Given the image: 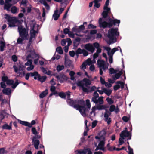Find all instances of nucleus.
<instances>
[{
	"label": "nucleus",
	"instance_id": "f257e3e1",
	"mask_svg": "<svg viewBox=\"0 0 154 154\" xmlns=\"http://www.w3.org/2000/svg\"><path fill=\"white\" fill-rule=\"evenodd\" d=\"M108 21V22L105 21H103L102 18H100L99 20V26L103 28H110L113 26H115L117 24H118V26H119L120 22L119 20L116 19H113L110 18H109Z\"/></svg>",
	"mask_w": 154,
	"mask_h": 154
},
{
	"label": "nucleus",
	"instance_id": "f03ea898",
	"mask_svg": "<svg viewBox=\"0 0 154 154\" xmlns=\"http://www.w3.org/2000/svg\"><path fill=\"white\" fill-rule=\"evenodd\" d=\"M86 108L85 106H81L80 103H77L74 106V108L77 110H79L81 114L83 116H86V113L89 112L90 110L91 104L90 100L88 99L86 100Z\"/></svg>",
	"mask_w": 154,
	"mask_h": 154
},
{
	"label": "nucleus",
	"instance_id": "7ed1b4c3",
	"mask_svg": "<svg viewBox=\"0 0 154 154\" xmlns=\"http://www.w3.org/2000/svg\"><path fill=\"white\" fill-rule=\"evenodd\" d=\"M118 28H111L108 32L107 36L109 40L108 43L112 44L116 42L117 41V37L119 35V32H118Z\"/></svg>",
	"mask_w": 154,
	"mask_h": 154
},
{
	"label": "nucleus",
	"instance_id": "20e7f679",
	"mask_svg": "<svg viewBox=\"0 0 154 154\" xmlns=\"http://www.w3.org/2000/svg\"><path fill=\"white\" fill-rule=\"evenodd\" d=\"M91 84V82L88 79L84 78L83 80L80 81L76 83L78 86L81 87L83 92L88 93L89 91L88 89L90 88L88 85Z\"/></svg>",
	"mask_w": 154,
	"mask_h": 154
},
{
	"label": "nucleus",
	"instance_id": "39448f33",
	"mask_svg": "<svg viewBox=\"0 0 154 154\" xmlns=\"http://www.w3.org/2000/svg\"><path fill=\"white\" fill-rule=\"evenodd\" d=\"M70 92L69 91L65 93L66 95L67 96V101L69 105L74 108V106L76 104L80 103L82 105H85V102L83 99L73 100L72 99L70 98Z\"/></svg>",
	"mask_w": 154,
	"mask_h": 154
},
{
	"label": "nucleus",
	"instance_id": "423d86ee",
	"mask_svg": "<svg viewBox=\"0 0 154 154\" xmlns=\"http://www.w3.org/2000/svg\"><path fill=\"white\" fill-rule=\"evenodd\" d=\"M26 28H23L22 26H18V32L19 33L20 37L21 38H23L26 39V40L28 39L29 34L28 30L29 29L26 25Z\"/></svg>",
	"mask_w": 154,
	"mask_h": 154
},
{
	"label": "nucleus",
	"instance_id": "0eeeda50",
	"mask_svg": "<svg viewBox=\"0 0 154 154\" xmlns=\"http://www.w3.org/2000/svg\"><path fill=\"white\" fill-rule=\"evenodd\" d=\"M5 19L7 20L8 24L9 27H11L15 26L17 20L15 17H11L8 14L5 15Z\"/></svg>",
	"mask_w": 154,
	"mask_h": 154
},
{
	"label": "nucleus",
	"instance_id": "6e6552de",
	"mask_svg": "<svg viewBox=\"0 0 154 154\" xmlns=\"http://www.w3.org/2000/svg\"><path fill=\"white\" fill-rule=\"evenodd\" d=\"M125 130H123L120 134L121 138L119 139V143L120 145H122L124 143L123 140L125 137H128L130 135V132L127 131V128H125Z\"/></svg>",
	"mask_w": 154,
	"mask_h": 154
},
{
	"label": "nucleus",
	"instance_id": "1a4fd4ad",
	"mask_svg": "<svg viewBox=\"0 0 154 154\" xmlns=\"http://www.w3.org/2000/svg\"><path fill=\"white\" fill-rule=\"evenodd\" d=\"M84 48L92 53L94 52L95 50V48L93 46L92 44L90 43L85 45H84Z\"/></svg>",
	"mask_w": 154,
	"mask_h": 154
},
{
	"label": "nucleus",
	"instance_id": "9d476101",
	"mask_svg": "<svg viewBox=\"0 0 154 154\" xmlns=\"http://www.w3.org/2000/svg\"><path fill=\"white\" fill-rule=\"evenodd\" d=\"M53 75L55 76L57 79L60 81V83H63V81L62 79L64 80H66L67 79V77L64 74H60V75H57L55 74H54Z\"/></svg>",
	"mask_w": 154,
	"mask_h": 154
},
{
	"label": "nucleus",
	"instance_id": "9b49d317",
	"mask_svg": "<svg viewBox=\"0 0 154 154\" xmlns=\"http://www.w3.org/2000/svg\"><path fill=\"white\" fill-rule=\"evenodd\" d=\"M117 85L114 86L113 89L115 91H116L120 88V86L119 84H120L122 88H123L124 87V83L120 81L117 82Z\"/></svg>",
	"mask_w": 154,
	"mask_h": 154
},
{
	"label": "nucleus",
	"instance_id": "f8f14e48",
	"mask_svg": "<svg viewBox=\"0 0 154 154\" xmlns=\"http://www.w3.org/2000/svg\"><path fill=\"white\" fill-rule=\"evenodd\" d=\"M36 136L33 137L32 139V142H34V146L36 149L38 148V146L40 143V141L38 140H37Z\"/></svg>",
	"mask_w": 154,
	"mask_h": 154
},
{
	"label": "nucleus",
	"instance_id": "ddd939ff",
	"mask_svg": "<svg viewBox=\"0 0 154 154\" xmlns=\"http://www.w3.org/2000/svg\"><path fill=\"white\" fill-rule=\"evenodd\" d=\"M97 92V91H96L94 93L93 96L91 100V101L93 102L96 104H97V99L99 97V94Z\"/></svg>",
	"mask_w": 154,
	"mask_h": 154
},
{
	"label": "nucleus",
	"instance_id": "4468645a",
	"mask_svg": "<svg viewBox=\"0 0 154 154\" xmlns=\"http://www.w3.org/2000/svg\"><path fill=\"white\" fill-rule=\"evenodd\" d=\"M105 140H101L99 143L98 146L95 149V150H97L98 149L101 150H103V146L104 145V141Z\"/></svg>",
	"mask_w": 154,
	"mask_h": 154
},
{
	"label": "nucleus",
	"instance_id": "2eb2a0df",
	"mask_svg": "<svg viewBox=\"0 0 154 154\" xmlns=\"http://www.w3.org/2000/svg\"><path fill=\"white\" fill-rule=\"evenodd\" d=\"M109 106L108 105H98V106L97 107L98 110H105L106 111V110H107V109L109 108Z\"/></svg>",
	"mask_w": 154,
	"mask_h": 154
},
{
	"label": "nucleus",
	"instance_id": "dca6fc26",
	"mask_svg": "<svg viewBox=\"0 0 154 154\" xmlns=\"http://www.w3.org/2000/svg\"><path fill=\"white\" fill-rule=\"evenodd\" d=\"M38 80L40 81L41 83H43L45 81L47 77L46 76H41L39 74H38Z\"/></svg>",
	"mask_w": 154,
	"mask_h": 154
},
{
	"label": "nucleus",
	"instance_id": "f3484780",
	"mask_svg": "<svg viewBox=\"0 0 154 154\" xmlns=\"http://www.w3.org/2000/svg\"><path fill=\"white\" fill-rule=\"evenodd\" d=\"M11 90L10 88H6L3 89L2 92L3 93L7 95H9L11 93Z\"/></svg>",
	"mask_w": 154,
	"mask_h": 154
},
{
	"label": "nucleus",
	"instance_id": "a211bd4d",
	"mask_svg": "<svg viewBox=\"0 0 154 154\" xmlns=\"http://www.w3.org/2000/svg\"><path fill=\"white\" fill-rule=\"evenodd\" d=\"M35 26L34 25L32 27L30 31V36L33 37L34 39L35 38L36 34L35 33V30H34Z\"/></svg>",
	"mask_w": 154,
	"mask_h": 154
},
{
	"label": "nucleus",
	"instance_id": "6ab92c4d",
	"mask_svg": "<svg viewBox=\"0 0 154 154\" xmlns=\"http://www.w3.org/2000/svg\"><path fill=\"white\" fill-rule=\"evenodd\" d=\"M103 96H101L98 97V99H97V103L96 104L102 105L104 103V101L103 100Z\"/></svg>",
	"mask_w": 154,
	"mask_h": 154
},
{
	"label": "nucleus",
	"instance_id": "aec40b11",
	"mask_svg": "<svg viewBox=\"0 0 154 154\" xmlns=\"http://www.w3.org/2000/svg\"><path fill=\"white\" fill-rule=\"evenodd\" d=\"M11 122L10 123V125H9L7 124H5L2 127V128L4 129H7L8 130H12V128L11 124Z\"/></svg>",
	"mask_w": 154,
	"mask_h": 154
},
{
	"label": "nucleus",
	"instance_id": "412c9836",
	"mask_svg": "<svg viewBox=\"0 0 154 154\" xmlns=\"http://www.w3.org/2000/svg\"><path fill=\"white\" fill-rule=\"evenodd\" d=\"M0 50L2 52L4 51V48L5 47V43L2 41H0Z\"/></svg>",
	"mask_w": 154,
	"mask_h": 154
},
{
	"label": "nucleus",
	"instance_id": "4be33fe9",
	"mask_svg": "<svg viewBox=\"0 0 154 154\" xmlns=\"http://www.w3.org/2000/svg\"><path fill=\"white\" fill-rule=\"evenodd\" d=\"M58 10H56L55 11L54 14L53 15V17L55 20H57L60 17V14H58Z\"/></svg>",
	"mask_w": 154,
	"mask_h": 154
},
{
	"label": "nucleus",
	"instance_id": "5701e85b",
	"mask_svg": "<svg viewBox=\"0 0 154 154\" xmlns=\"http://www.w3.org/2000/svg\"><path fill=\"white\" fill-rule=\"evenodd\" d=\"M111 113L108 110H106L104 114V117L105 118V120H107L108 118H109V117L110 116Z\"/></svg>",
	"mask_w": 154,
	"mask_h": 154
},
{
	"label": "nucleus",
	"instance_id": "b1692460",
	"mask_svg": "<svg viewBox=\"0 0 154 154\" xmlns=\"http://www.w3.org/2000/svg\"><path fill=\"white\" fill-rule=\"evenodd\" d=\"M18 122L21 124L26 126H28L29 127V123L27 121H22L20 119L18 120Z\"/></svg>",
	"mask_w": 154,
	"mask_h": 154
},
{
	"label": "nucleus",
	"instance_id": "393cba45",
	"mask_svg": "<svg viewBox=\"0 0 154 154\" xmlns=\"http://www.w3.org/2000/svg\"><path fill=\"white\" fill-rule=\"evenodd\" d=\"M48 94V90L46 89L45 91L42 92L39 95V97L42 98L45 97Z\"/></svg>",
	"mask_w": 154,
	"mask_h": 154
},
{
	"label": "nucleus",
	"instance_id": "a878e982",
	"mask_svg": "<svg viewBox=\"0 0 154 154\" xmlns=\"http://www.w3.org/2000/svg\"><path fill=\"white\" fill-rule=\"evenodd\" d=\"M12 5L11 4H7L5 3L4 9L5 10H6L8 11H9L10 10V9Z\"/></svg>",
	"mask_w": 154,
	"mask_h": 154
},
{
	"label": "nucleus",
	"instance_id": "bb28decb",
	"mask_svg": "<svg viewBox=\"0 0 154 154\" xmlns=\"http://www.w3.org/2000/svg\"><path fill=\"white\" fill-rule=\"evenodd\" d=\"M89 150V148L84 149L81 151H78V153L79 154H86L88 152Z\"/></svg>",
	"mask_w": 154,
	"mask_h": 154
},
{
	"label": "nucleus",
	"instance_id": "cd10ccee",
	"mask_svg": "<svg viewBox=\"0 0 154 154\" xmlns=\"http://www.w3.org/2000/svg\"><path fill=\"white\" fill-rule=\"evenodd\" d=\"M97 63L99 66V67L100 68L104 65V61L103 60H97Z\"/></svg>",
	"mask_w": 154,
	"mask_h": 154
},
{
	"label": "nucleus",
	"instance_id": "c85d7f7f",
	"mask_svg": "<svg viewBox=\"0 0 154 154\" xmlns=\"http://www.w3.org/2000/svg\"><path fill=\"white\" fill-rule=\"evenodd\" d=\"M64 66L63 65H58L56 67V70L58 72H59L64 69Z\"/></svg>",
	"mask_w": 154,
	"mask_h": 154
},
{
	"label": "nucleus",
	"instance_id": "c756f323",
	"mask_svg": "<svg viewBox=\"0 0 154 154\" xmlns=\"http://www.w3.org/2000/svg\"><path fill=\"white\" fill-rule=\"evenodd\" d=\"M58 95L61 98L65 99L66 98V94L63 92H60L58 93Z\"/></svg>",
	"mask_w": 154,
	"mask_h": 154
},
{
	"label": "nucleus",
	"instance_id": "7c9ffc66",
	"mask_svg": "<svg viewBox=\"0 0 154 154\" xmlns=\"http://www.w3.org/2000/svg\"><path fill=\"white\" fill-rule=\"evenodd\" d=\"M106 134V132L104 130H102L100 133L99 135L101 137H104V140H105V136Z\"/></svg>",
	"mask_w": 154,
	"mask_h": 154
},
{
	"label": "nucleus",
	"instance_id": "2f4dec72",
	"mask_svg": "<svg viewBox=\"0 0 154 154\" xmlns=\"http://www.w3.org/2000/svg\"><path fill=\"white\" fill-rule=\"evenodd\" d=\"M83 50H82L80 48H78L75 51V54L76 56L78 57L79 54H81L82 53Z\"/></svg>",
	"mask_w": 154,
	"mask_h": 154
},
{
	"label": "nucleus",
	"instance_id": "473e14b6",
	"mask_svg": "<svg viewBox=\"0 0 154 154\" xmlns=\"http://www.w3.org/2000/svg\"><path fill=\"white\" fill-rule=\"evenodd\" d=\"M106 100L107 101L108 104L109 105H112V104H113L114 102V101L112 100L111 98H109V97H107L106 98Z\"/></svg>",
	"mask_w": 154,
	"mask_h": 154
},
{
	"label": "nucleus",
	"instance_id": "72a5a7b5",
	"mask_svg": "<svg viewBox=\"0 0 154 154\" xmlns=\"http://www.w3.org/2000/svg\"><path fill=\"white\" fill-rule=\"evenodd\" d=\"M104 93L108 96H109L112 93V91L111 90H107L106 88H104Z\"/></svg>",
	"mask_w": 154,
	"mask_h": 154
},
{
	"label": "nucleus",
	"instance_id": "f704fd0d",
	"mask_svg": "<svg viewBox=\"0 0 154 154\" xmlns=\"http://www.w3.org/2000/svg\"><path fill=\"white\" fill-rule=\"evenodd\" d=\"M116 109V106L114 105H112L109 107V112H110V113L112 112L115 111Z\"/></svg>",
	"mask_w": 154,
	"mask_h": 154
},
{
	"label": "nucleus",
	"instance_id": "c9c22d12",
	"mask_svg": "<svg viewBox=\"0 0 154 154\" xmlns=\"http://www.w3.org/2000/svg\"><path fill=\"white\" fill-rule=\"evenodd\" d=\"M56 51L60 54H62L63 53V51L62 47L60 46L57 47L56 48Z\"/></svg>",
	"mask_w": 154,
	"mask_h": 154
},
{
	"label": "nucleus",
	"instance_id": "e433bc0d",
	"mask_svg": "<svg viewBox=\"0 0 154 154\" xmlns=\"http://www.w3.org/2000/svg\"><path fill=\"white\" fill-rule=\"evenodd\" d=\"M24 40L26 39L23 38H19L17 40V43L18 44H22Z\"/></svg>",
	"mask_w": 154,
	"mask_h": 154
},
{
	"label": "nucleus",
	"instance_id": "4c0bfd02",
	"mask_svg": "<svg viewBox=\"0 0 154 154\" xmlns=\"http://www.w3.org/2000/svg\"><path fill=\"white\" fill-rule=\"evenodd\" d=\"M97 105L93 107L91 109V111L90 112V114H91L92 113H95V111L96 110H98L97 107L98 106V105L97 104Z\"/></svg>",
	"mask_w": 154,
	"mask_h": 154
},
{
	"label": "nucleus",
	"instance_id": "58836bf2",
	"mask_svg": "<svg viewBox=\"0 0 154 154\" xmlns=\"http://www.w3.org/2000/svg\"><path fill=\"white\" fill-rule=\"evenodd\" d=\"M17 9L16 7L14 6L12 7L11 9V12L13 14H15L17 13Z\"/></svg>",
	"mask_w": 154,
	"mask_h": 154
},
{
	"label": "nucleus",
	"instance_id": "ea45409f",
	"mask_svg": "<svg viewBox=\"0 0 154 154\" xmlns=\"http://www.w3.org/2000/svg\"><path fill=\"white\" fill-rule=\"evenodd\" d=\"M29 73V75H30V76L31 77H33L34 76H37L38 75V73L37 71H35L33 72H30Z\"/></svg>",
	"mask_w": 154,
	"mask_h": 154
},
{
	"label": "nucleus",
	"instance_id": "a19ab883",
	"mask_svg": "<svg viewBox=\"0 0 154 154\" xmlns=\"http://www.w3.org/2000/svg\"><path fill=\"white\" fill-rule=\"evenodd\" d=\"M6 83L8 85H11L13 84L14 81L12 79H8Z\"/></svg>",
	"mask_w": 154,
	"mask_h": 154
},
{
	"label": "nucleus",
	"instance_id": "79ce46f5",
	"mask_svg": "<svg viewBox=\"0 0 154 154\" xmlns=\"http://www.w3.org/2000/svg\"><path fill=\"white\" fill-rule=\"evenodd\" d=\"M108 13L106 11H103L102 13V15L103 18H105L108 17Z\"/></svg>",
	"mask_w": 154,
	"mask_h": 154
},
{
	"label": "nucleus",
	"instance_id": "37998d69",
	"mask_svg": "<svg viewBox=\"0 0 154 154\" xmlns=\"http://www.w3.org/2000/svg\"><path fill=\"white\" fill-rule=\"evenodd\" d=\"M120 76L119 75V74L118 73H116V74L113 76L112 78L114 80H116L117 79H119Z\"/></svg>",
	"mask_w": 154,
	"mask_h": 154
},
{
	"label": "nucleus",
	"instance_id": "c03bdc74",
	"mask_svg": "<svg viewBox=\"0 0 154 154\" xmlns=\"http://www.w3.org/2000/svg\"><path fill=\"white\" fill-rule=\"evenodd\" d=\"M115 52V50H113V48L110 51L108 52V55L109 56L113 57V55Z\"/></svg>",
	"mask_w": 154,
	"mask_h": 154
},
{
	"label": "nucleus",
	"instance_id": "a18cd8bd",
	"mask_svg": "<svg viewBox=\"0 0 154 154\" xmlns=\"http://www.w3.org/2000/svg\"><path fill=\"white\" fill-rule=\"evenodd\" d=\"M117 71L115 70L113 68H112L109 69V72L111 74L116 73L117 72Z\"/></svg>",
	"mask_w": 154,
	"mask_h": 154
},
{
	"label": "nucleus",
	"instance_id": "49530a36",
	"mask_svg": "<svg viewBox=\"0 0 154 154\" xmlns=\"http://www.w3.org/2000/svg\"><path fill=\"white\" fill-rule=\"evenodd\" d=\"M11 59L14 62L17 61L18 60L17 57L15 55H14L12 56Z\"/></svg>",
	"mask_w": 154,
	"mask_h": 154
},
{
	"label": "nucleus",
	"instance_id": "de8ad7c7",
	"mask_svg": "<svg viewBox=\"0 0 154 154\" xmlns=\"http://www.w3.org/2000/svg\"><path fill=\"white\" fill-rule=\"evenodd\" d=\"M14 68V71L15 72H16V73H19V76H21L20 75L22 74V73L21 72H18V68L16 67V66L15 65H14L13 66Z\"/></svg>",
	"mask_w": 154,
	"mask_h": 154
},
{
	"label": "nucleus",
	"instance_id": "09e8293b",
	"mask_svg": "<svg viewBox=\"0 0 154 154\" xmlns=\"http://www.w3.org/2000/svg\"><path fill=\"white\" fill-rule=\"evenodd\" d=\"M92 45L94 48H97L100 47V45L97 42H94Z\"/></svg>",
	"mask_w": 154,
	"mask_h": 154
},
{
	"label": "nucleus",
	"instance_id": "8fccbe9b",
	"mask_svg": "<svg viewBox=\"0 0 154 154\" xmlns=\"http://www.w3.org/2000/svg\"><path fill=\"white\" fill-rule=\"evenodd\" d=\"M122 119L125 122H127L129 120V118L126 116H124L122 117Z\"/></svg>",
	"mask_w": 154,
	"mask_h": 154
},
{
	"label": "nucleus",
	"instance_id": "3c124183",
	"mask_svg": "<svg viewBox=\"0 0 154 154\" xmlns=\"http://www.w3.org/2000/svg\"><path fill=\"white\" fill-rule=\"evenodd\" d=\"M19 84V83L18 82V80H17V81L15 82V83H13V84L12 85V88L13 89L15 88Z\"/></svg>",
	"mask_w": 154,
	"mask_h": 154
},
{
	"label": "nucleus",
	"instance_id": "603ef678",
	"mask_svg": "<svg viewBox=\"0 0 154 154\" xmlns=\"http://www.w3.org/2000/svg\"><path fill=\"white\" fill-rule=\"evenodd\" d=\"M8 79V77L7 76H2V81L3 82H7V80Z\"/></svg>",
	"mask_w": 154,
	"mask_h": 154
},
{
	"label": "nucleus",
	"instance_id": "864d4df0",
	"mask_svg": "<svg viewBox=\"0 0 154 154\" xmlns=\"http://www.w3.org/2000/svg\"><path fill=\"white\" fill-rule=\"evenodd\" d=\"M32 133L35 135H36L38 133L35 128V127H32Z\"/></svg>",
	"mask_w": 154,
	"mask_h": 154
},
{
	"label": "nucleus",
	"instance_id": "5fc2aeb1",
	"mask_svg": "<svg viewBox=\"0 0 154 154\" xmlns=\"http://www.w3.org/2000/svg\"><path fill=\"white\" fill-rule=\"evenodd\" d=\"M87 64L85 62H84L81 66V69H85L86 68V66Z\"/></svg>",
	"mask_w": 154,
	"mask_h": 154
},
{
	"label": "nucleus",
	"instance_id": "6e6d98bb",
	"mask_svg": "<svg viewBox=\"0 0 154 154\" xmlns=\"http://www.w3.org/2000/svg\"><path fill=\"white\" fill-rule=\"evenodd\" d=\"M103 10L104 11H106L107 13H109L110 11V8H109L108 6H104Z\"/></svg>",
	"mask_w": 154,
	"mask_h": 154
},
{
	"label": "nucleus",
	"instance_id": "4d7b16f0",
	"mask_svg": "<svg viewBox=\"0 0 154 154\" xmlns=\"http://www.w3.org/2000/svg\"><path fill=\"white\" fill-rule=\"evenodd\" d=\"M82 53L83 54V56H86L88 54V52L85 49H83Z\"/></svg>",
	"mask_w": 154,
	"mask_h": 154
},
{
	"label": "nucleus",
	"instance_id": "13d9d810",
	"mask_svg": "<svg viewBox=\"0 0 154 154\" xmlns=\"http://www.w3.org/2000/svg\"><path fill=\"white\" fill-rule=\"evenodd\" d=\"M72 31L76 33H79L80 32V31L79 30V28H77L74 27L72 28Z\"/></svg>",
	"mask_w": 154,
	"mask_h": 154
},
{
	"label": "nucleus",
	"instance_id": "bf43d9fd",
	"mask_svg": "<svg viewBox=\"0 0 154 154\" xmlns=\"http://www.w3.org/2000/svg\"><path fill=\"white\" fill-rule=\"evenodd\" d=\"M97 121L96 120L93 121L92 123V128H93L96 127L97 124Z\"/></svg>",
	"mask_w": 154,
	"mask_h": 154
},
{
	"label": "nucleus",
	"instance_id": "052dcab7",
	"mask_svg": "<svg viewBox=\"0 0 154 154\" xmlns=\"http://www.w3.org/2000/svg\"><path fill=\"white\" fill-rule=\"evenodd\" d=\"M69 53L70 56L72 57H74L75 54V53L74 51H69Z\"/></svg>",
	"mask_w": 154,
	"mask_h": 154
},
{
	"label": "nucleus",
	"instance_id": "680f3d73",
	"mask_svg": "<svg viewBox=\"0 0 154 154\" xmlns=\"http://www.w3.org/2000/svg\"><path fill=\"white\" fill-rule=\"evenodd\" d=\"M5 116L2 113L0 114V123H1L2 122V120L5 118Z\"/></svg>",
	"mask_w": 154,
	"mask_h": 154
},
{
	"label": "nucleus",
	"instance_id": "e2e57ef3",
	"mask_svg": "<svg viewBox=\"0 0 154 154\" xmlns=\"http://www.w3.org/2000/svg\"><path fill=\"white\" fill-rule=\"evenodd\" d=\"M128 149L129 150L128 154H134L133 149L131 148L129 146L128 147Z\"/></svg>",
	"mask_w": 154,
	"mask_h": 154
},
{
	"label": "nucleus",
	"instance_id": "0e129e2a",
	"mask_svg": "<svg viewBox=\"0 0 154 154\" xmlns=\"http://www.w3.org/2000/svg\"><path fill=\"white\" fill-rule=\"evenodd\" d=\"M78 28L79 29V30L80 31V32L81 30H83L85 29V26L83 25H81L79 26Z\"/></svg>",
	"mask_w": 154,
	"mask_h": 154
},
{
	"label": "nucleus",
	"instance_id": "69168bd1",
	"mask_svg": "<svg viewBox=\"0 0 154 154\" xmlns=\"http://www.w3.org/2000/svg\"><path fill=\"white\" fill-rule=\"evenodd\" d=\"M88 28L89 29H95L96 28V26L92 24H90L88 25Z\"/></svg>",
	"mask_w": 154,
	"mask_h": 154
},
{
	"label": "nucleus",
	"instance_id": "338daca9",
	"mask_svg": "<svg viewBox=\"0 0 154 154\" xmlns=\"http://www.w3.org/2000/svg\"><path fill=\"white\" fill-rule=\"evenodd\" d=\"M35 123H36V122L35 120H32L31 121V123H29V128L32 127V125H33L35 124Z\"/></svg>",
	"mask_w": 154,
	"mask_h": 154
},
{
	"label": "nucleus",
	"instance_id": "774afa93",
	"mask_svg": "<svg viewBox=\"0 0 154 154\" xmlns=\"http://www.w3.org/2000/svg\"><path fill=\"white\" fill-rule=\"evenodd\" d=\"M1 87L2 88L5 89L6 85L4 82H1L0 83Z\"/></svg>",
	"mask_w": 154,
	"mask_h": 154
}]
</instances>
